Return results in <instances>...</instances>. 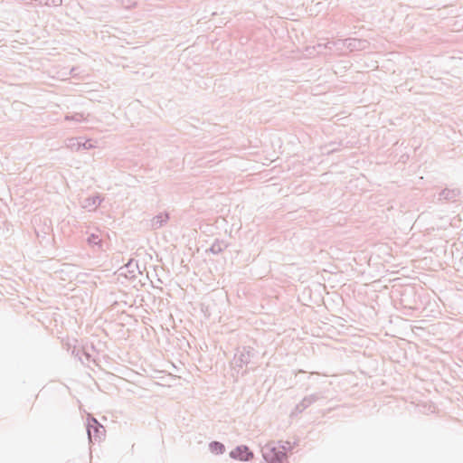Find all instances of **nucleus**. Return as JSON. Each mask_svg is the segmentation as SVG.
Masks as SVG:
<instances>
[{"mask_svg":"<svg viewBox=\"0 0 463 463\" xmlns=\"http://www.w3.org/2000/svg\"><path fill=\"white\" fill-rule=\"evenodd\" d=\"M232 456L240 460H249L253 455L247 447H239L232 452Z\"/></svg>","mask_w":463,"mask_h":463,"instance_id":"obj_2","label":"nucleus"},{"mask_svg":"<svg viewBox=\"0 0 463 463\" xmlns=\"http://www.w3.org/2000/svg\"><path fill=\"white\" fill-rule=\"evenodd\" d=\"M88 241L90 244L99 245L101 242L100 236L99 234H91L88 238Z\"/></svg>","mask_w":463,"mask_h":463,"instance_id":"obj_4","label":"nucleus"},{"mask_svg":"<svg viewBox=\"0 0 463 463\" xmlns=\"http://www.w3.org/2000/svg\"><path fill=\"white\" fill-rule=\"evenodd\" d=\"M213 446H214L215 449H219L221 452L223 450V446L222 444L214 443Z\"/></svg>","mask_w":463,"mask_h":463,"instance_id":"obj_5","label":"nucleus"},{"mask_svg":"<svg viewBox=\"0 0 463 463\" xmlns=\"http://www.w3.org/2000/svg\"><path fill=\"white\" fill-rule=\"evenodd\" d=\"M98 421L95 420V419H91L89 420L88 422V434H89V437L90 439H91V430L93 429L94 431H98Z\"/></svg>","mask_w":463,"mask_h":463,"instance_id":"obj_3","label":"nucleus"},{"mask_svg":"<svg viewBox=\"0 0 463 463\" xmlns=\"http://www.w3.org/2000/svg\"><path fill=\"white\" fill-rule=\"evenodd\" d=\"M263 463H287L285 448L279 444L269 443L262 449Z\"/></svg>","mask_w":463,"mask_h":463,"instance_id":"obj_1","label":"nucleus"}]
</instances>
